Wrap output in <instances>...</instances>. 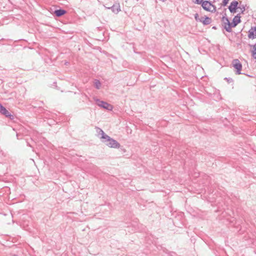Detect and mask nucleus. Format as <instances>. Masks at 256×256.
I'll return each mask as SVG.
<instances>
[{"instance_id":"nucleus-1","label":"nucleus","mask_w":256,"mask_h":256,"mask_svg":"<svg viewBox=\"0 0 256 256\" xmlns=\"http://www.w3.org/2000/svg\"><path fill=\"white\" fill-rule=\"evenodd\" d=\"M100 133L102 134L101 138L102 139V142H106V144L110 148H119L120 146V144L116 140L110 138L106 134L104 131L98 128Z\"/></svg>"},{"instance_id":"nucleus-2","label":"nucleus","mask_w":256,"mask_h":256,"mask_svg":"<svg viewBox=\"0 0 256 256\" xmlns=\"http://www.w3.org/2000/svg\"><path fill=\"white\" fill-rule=\"evenodd\" d=\"M96 104L100 107L103 108H105L108 110H112V106L104 101L100 100L98 99H94Z\"/></svg>"},{"instance_id":"nucleus-3","label":"nucleus","mask_w":256,"mask_h":256,"mask_svg":"<svg viewBox=\"0 0 256 256\" xmlns=\"http://www.w3.org/2000/svg\"><path fill=\"white\" fill-rule=\"evenodd\" d=\"M232 64L234 68L236 70V74H240L242 68V65L238 59H235L233 60Z\"/></svg>"},{"instance_id":"nucleus-4","label":"nucleus","mask_w":256,"mask_h":256,"mask_svg":"<svg viewBox=\"0 0 256 256\" xmlns=\"http://www.w3.org/2000/svg\"><path fill=\"white\" fill-rule=\"evenodd\" d=\"M202 6L206 10L212 12L215 10V7L208 1H204L202 2Z\"/></svg>"},{"instance_id":"nucleus-5","label":"nucleus","mask_w":256,"mask_h":256,"mask_svg":"<svg viewBox=\"0 0 256 256\" xmlns=\"http://www.w3.org/2000/svg\"><path fill=\"white\" fill-rule=\"evenodd\" d=\"M222 20L224 24V28L228 32H230L232 30L231 24L227 18L224 16Z\"/></svg>"},{"instance_id":"nucleus-6","label":"nucleus","mask_w":256,"mask_h":256,"mask_svg":"<svg viewBox=\"0 0 256 256\" xmlns=\"http://www.w3.org/2000/svg\"><path fill=\"white\" fill-rule=\"evenodd\" d=\"M238 2L236 0L232 1L230 6L228 7V9L230 12L235 13L236 12V10H238Z\"/></svg>"},{"instance_id":"nucleus-7","label":"nucleus","mask_w":256,"mask_h":256,"mask_svg":"<svg viewBox=\"0 0 256 256\" xmlns=\"http://www.w3.org/2000/svg\"><path fill=\"white\" fill-rule=\"evenodd\" d=\"M105 8L108 9H111L112 12L116 14H117L118 12H120L121 10L120 6V4H118V3L114 4L111 7L105 6Z\"/></svg>"},{"instance_id":"nucleus-8","label":"nucleus","mask_w":256,"mask_h":256,"mask_svg":"<svg viewBox=\"0 0 256 256\" xmlns=\"http://www.w3.org/2000/svg\"><path fill=\"white\" fill-rule=\"evenodd\" d=\"M248 37L250 39L256 38V27H252L248 31Z\"/></svg>"},{"instance_id":"nucleus-9","label":"nucleus","mask_w":256,"mask_h":256,"mask_svg":"<svg viewBox=\"0 0 256 256\" xmlns=\"http://www.w3.org/2000/svg\"><path fill=\"white\" fill-rule=\"evenodd\" d=\"M240 13L236 16L233 19L232 22L231 24L232 27H235L240 22Z\"/></svg>"},{"instance_id":"nucleus-10","label":"nucleus","mask_w":256,"mask_h":256,"mask_svg":"<svg viewBox=\"0 0 256 256\" xmlns=\"http://www.w3.org/2000/svg\"><path fill=\"white\" fill-rule=\"evenodd\" d=\"M0 112L6 117H10L12 116L8 111L1 104H0Z\"/></svg>"},{"instance_id":"nucleus-11","label":"nucleus","mask_w":256,"mask_h":256,"mask_svg":"<svg viewBox=\"0 0 256 256\" xmlns=\"http://www.w3.org/2000/svg\"><path fill=\"white\" fill-rule=\"evenodd\" d=\"M66 12L63 10H55L54 14L57 16H60L64 14Z\"/></svg>"},{"instance_id":"nucleus-12","label":"nucleus","mask_w":256,"mask_h":256,"mask_svg":"<svg viewBox=\"0 0 256 256\" xmlns=\"http://www.w3.org/2000/svg\"><path fill=\"white\" fill-rule=\"evenodd\" d=\"M211 19L208 17H206L204 20L202 21V23L204 24V25H207V24H210V22H211Z\"/></svg>"},{"instance_id":"nucleus-13","label":"nucleus","mask_w":256,"mask_h":256,"mask_svg":"<svg viewBox=\"0 0 256 256\" xmlns=\"http://www.w3.org/2000/svg\"><path fill=\"white\" fill-rule=\"evenodd\" d=\"M252 56L256 59V43L253 46V50H252Z\"/></svg>"},{"instance_id":"nucleus-14","label":"nucleus","mask_w":256,"mask_h":256,"mask_svg":"<svg viewBox=\"0 0 256 256\" xmlns=\"http://www.w3.org/2000/svg\"><path fill=\"white\" fill-rule=\"evenodd\" d=\"M94 86L97 89H100L101 86V83L97 80H95L94 82Z\"/></svg>"},{"instance_id":"nucleus-15","label":"nucleus","mask_w":256,"mask_h":256,"mask_svg":"<svg viewBox=\"0 0 256 256\" xmlns=\"http://www.w3.org/2000/svg\"><path fill=\"white\" fill-rule=\"evenodd\" d=\"M238 12H239L240 13L241 12V13H243L244 12L245 10V8L244 6H242V8L241 7H238Z\"/></svg>"},{"instance_id":"nucleus-16","label":"nucleus","mask_w":256,"mask_h":256,"mask_svg":"<svg viewBox=\"0 0 256 256\" xmlns=\"http://www.w3.org/2000/svg\"><path fill=\"white\" fill-rule=\"evenodd\" d=\"M224 80H227V82H228V83H230V82H233V80H232V78H224Z\"/></svg>"},{"instance_id":"nucleus-17","label":"nucleus","mask_w":256,"mask_h":256,"mask_svg":"<svg viewBox=\"0 0 256 256\" xmlns=\"http://www.w3.org/2000/svg\"><path fill=\"white\" fill-rule=\"evenodd\" d=\"M202 0H196L194 2L197 4H200L202 2Z\"/></svg>"},{"instance_id":"nucleus-18","label":"nucleus","mask_w":256,"mask_h":256,"mask_svg":"<svg viewBox=\"0 0 256 256\" xmlns=\"http://www.w3.org/2000/svg\"><path fill=\"white\" fill-rule=\"evenodd\" d=\"M194 18H195V19L196 20H199V19H198V14H195Z\"/></svg>"},{"instance_id":"nucleus-19","label":"nucleus","mask_w":256,"mask_h":256,"mask_svg":"<svg viewBox=\"0 0 256 256\" xmlns=\"http://www.w3.org/2000/svg\"><path fill=\"white\" fill-rule=\"evenodd\" d=\"M204 18H204V17H202L200 19H199V20H200V22H202V21L204 20Z\"/></svg>"},{"instance_id":"nucleus-20","label":"nucleus","mask_w":256,"mask_h":256,"mask_svg":"<svg viewBox=\"0 0 256 256\" xmlns=\"http://www.w3.org/2000/svg\"><path fill=\"white\" fill-rule=\"evenodd\" d=\"M206 179H208V176H206Z\"/></svg>"}]
</instances>
